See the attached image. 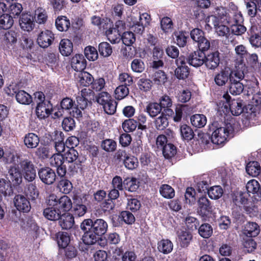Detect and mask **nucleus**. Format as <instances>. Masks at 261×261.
Returning a JSON list of instances; mask_svg holds the SVG:
<instances>
[{
	"label": "nucleus",
	"instance_id": "17",
	"mask_svg": "<svg viewBox=\"0 0 261 261\" xmlns=\"http://www.w3.org/2000/svg\"><path fill=\"white\" fill-rule=\"evenodd\" d=\"M9 182H12L14 186L19 185L22 182V175L19 169L15 166L11 167L7 174Z\"/></svg>",
	"mask_w": 261,
	"mask_h": 261
},
{
	"label": "nucleus",
	"instance_id": "4",
	"mask_svg": "<svg viewBox=\"0 0 261 261\" xmlns=\"http://www.w3.org/2000/svg\"><path fill=\"white\" fill-rule=\"evenodd\" d=\"M208 22L213 25L215 32L218 36L228 38L230 35V29L219 17L215 15H211L208 18Z\"/></svg>",
	"mask_w": 261,
	"mask_h": 261
},
{
	"label": "nucleus",
	"instance_id": "60",
	"mask_svg": "<svg viewBox=\"0 0 261 261\" xmlns=\"http://www.w3.org/2000/svg\"><path fill=\"white\" fill-rule=\"evenodd\" d=\"M58 187L61 191L65 194L69 193L72 188L71 182L67 179H62L60 181Z\"/></svg>",
	"mask_w": 261,
	"mask_h": 261
},
{
	"label": "nucleus",
	"instance_id": "23",
	"mask_svg": "<svg viewBox=\"0 0 261 261\" xmlns=\"http://www.w3.org/2000/svg\"><path fill=\"white\" fill-rule=\"evenodd\" d=\"M72 207V203L70 198L67 196L61 197L58 200L56 208L59 211L68 212Z\"/></svg>",
	"mask_w": 261,
	"mask_h": 261
},
{
	"label": "nucleus",
	"instance_id": "39",
	"mask_svg": "<svg viewBox=\"0 0 261 261\" xmlns=\"http://www.w3.org/2000/svg\"><path fill=\"white\" fill-rule=\"evenodd\" d=\"M151 78L155 84L161 85L164 84L167 80L165 73L162 70H155Z\"/></svg>",
	"mask_w": 261,
	"mask_h": 261
},
{
	"label": "nucleus",
	"instance_id": "28",
	"mask_svg": "<svg viewBox=\"0 0 261 261\" xmlns=\"http://www.w3.org/2000/svg\"><path fill=\"white\" fill-rule=\"evenodd\" d=\"M43 215L47 219L51 221L59 220L61 217V212L56 207L46 208L43 211Z\"/></svg>",
	"mask_w": 261,
	"mask_h": 261
},
{
	"label": "nucleus",
	"instance_id": "38",
	"mask_svg": "<svg viewBox=\"0 0 261 261\" xmlns=\"http://www.w3.org/2000/svg\"><path fill=\"white\" fill-rule=\"evenodd\" d=\"M65 160L68 163H72L76 161L79 162L80 163L82 162L81 161L80 158H79V153L74 148L68 149V150L64 154Z\"/></svg>",
	"mask_w": 261,
	"mask_h": 261
},
{
	"label": "nucleus",
	"instance_id": "8",
	"mask_svg": "<svg viewBox=\"0 0 261 261\" xmlns=\"http://www.w3.org/2000/svg\"><path fill=\"white\" fill-rule=\"evenodd\" d=\"M65 158L64 155L60 153L54 154L50 158V164L53 167L57 168V172L59 176L63 177L66 173V166L63 164Z\"/></svg>",
	"mask_w": 261,
	"mask_h": 261
},
{
	"label": "nucleus",
	"instance_id": "46",
	"mask_svg": "<svg viewBox=\"0 0 261 261\" xmlns=\"http://www.w3.org/2000/svg\"><path fill=\"white\" fill-rule=\"evenodd\" d=\"M223 191L220 186H214L208 189L207 193L209 197L213 199H217L221 197Z\"/></svg>",
	"mask_w": 261,
	"mask_h": 261
},
{
	"label": "nucleus",
	"instance_id": "51",
	"mask_svg": "<svg viewBox=\"0 0 261 261\" xmlns=\"http://www.w3.org/2000/svg\"><path fill=\"white\" fill-rule=\"evenodd\" d=\"M156 128L159 130H163L168 125V121L167 117L163 113L158 117L154 121Z\"/></svg>",
	"mask_w": 261,
	"mask_h": 261
},
{
	"label": "nucleus",
	"instance_id": "9",
	"mask_svg": "<svg viewBox=\"0 0 261 261\" xmlns=\"http://www.w3.org/2000/svg\"><path fill=\"white\" fill-rule=\"evenodd\" d=\"M38 173L39 178L45 184L51 185L56 180V175L55 171L49 167L40 169Z\"/></svg>",
	"mask_w": 261,
	"mask_h": 261
},
{
	"label": "nucleus",
	"instance_id": "27",
	"mask_svg": "<svg viewBox=\"0 0 261 261\" xmlns=\"http://www.w3.org/2000/svg\"><path fill=\"white\" fill-rule=\"evenodd\" d=\"M161 106L158 102H151L147 104L145 111L151 117H155L162 113Z\"/></svg>",
	"mask_w": 261,
	"mask_h": 261
},
{
	"label": "nucleus",
	"instance_id": "2",
	"mask_svg": "<svg viewBox=\"0 0 261 261\" xmlns=\"http://www.w3.org/2000/svg\"><path fill=\"white\" fill-rule=\"evenodd\" d=\"M150 16L147 13H144L138 17L130 15L126 19L127 25L132 31L138 34H142L150 22Z\"/></svg>",
	"mask_w": 261,
	"mask_h": 261
},
{
	"label": "nucleus",
	"instance_id": "3",
	"mask_svg": "<svg viewBox=\"0 0 261 261\" xmlns=\"http://www.w3.org/2000/svg\"><path fill=\"white\" fill-rule=\"evenodd\" d=\"M215 14L224 23L227 24L241 23L243 21L241 12L229 11L222 7L216 8Z\"/></svg>",
	"mask_w": 261,
	"mask_h": 261
},
{
	"label": "nucleus",
	"instance_id": "14",
	"mask_svg": "<svg viewBox=\"0 0 261 261\" xmlns=\"http://www.w3.org/2000/svg\"><path fill=\"white\" fill-rule=\"evenodd\" d=\"M53 110V106L49 101L46 100L44 102L37 105L36 113L37 117L40 119H45L48 117Z\"/></svg>",
	"mask_w": 261,
	"mask_h": 261
},
{
	"label": "nucleus",
	"instance_id": "11",
	"mask_svg": "<svg viewBox=\"0 0 261 261\" xmlns=\"http://www.w3.org/2000/svg\"><path fill=\"white\" fill-rule=\"evenodd\" d=\"M175 61L177 66V68L175 70V75L179 79L183 80L187 78L189 71L188 66L186 65L185 57L180 56Z\"/></svg>",
	"mask_w": 261,
	"mask_h": 261
},
{
	"label": "nucleus",
	"instance_id": "24",
	"mask_svg": "<svg viewBox=\"0 0 261 261\" xmlns=\"http://www.w3.org/2000/svg\"><path fill=\"white\" fill-rule=\"evenodd\" d=\"M23 141L28 148H35L38 145L40 140L37 135L31 133L25 136Z\"/></svg>",
	"mask_w": 261,
	"mask_h": 261
},
{
	"label": "nucleus",
	"instance_id": "40",
	"mask_svg": "<svg viewBox=\"0 0 261 261\" xmlns=\"http://www.w3.org/2000/svg\"><path fill=\"white\" fill-rule=\"evenodd\" d=\"M229 79V73L227 71H221L216 75L215 82L218 86L224 85Z\"/></svg>",
	"mask_w": 261,
	"mask_h": 261
},
{
	"label": "nucleus",
	"instance_id": "43",
	"mask_svg": "<svg viewBox=\"0 0 261 261\" xmlns=\"http://www.w3.org/2000/svg\"><path fill=\"white\" fill-rule=\"evenodd\" d=\"M180 134L185 140L189 141L194 137V132L192 128L186 124H183L180 126Z\"/></svg>",
	"mask_w": 261,
	"mask_h": 261
},
{
	"label": "nucleus",
	"instance_id": "5",
	"mask_svg": "<svg viewBox=\"0 0 261 261\" xmlns=\"http://www.w3.org/2000/svg\"><path fill=\"white\" fill-rule=\"evenodd\" d=\"M231 111L233 115L238 116L243 112V105L240 100H232L230 103H223L222 106H219L218 111L221 114L223 112L225 115L229 111Z\"/></svg>",
	"mask_w": 261,
	"mask_h": 261
},
{
	"label": "nucleus",
	"instance_id": "26",
	"mask_svg": "<svg viewBox=\"0 0 261 261\" xmlns=\"http://www.w3.org/2000/svg\"><path fill=\"white\" fill-rule=\"evenodd\" d=\"M192 235L188 229L181 230L178 232V240L180 246L182 247H187L192 240Z\"/></svg>",
	"mask_w": 261,
	"mask_h": 261
},
{
	"label": "nucleus",
	"instance_id": "19",
	"mask_svg": "<svg viewBox=\"0 0 261 261\" xmlns=\"http://www.w3.org/2000/svg\"><path fill=\"white\" fill-rule=\"evenodd\" d=\"M51 238L55 240L60 247L65 248L68 245L70 238L69 234L64 231H59L55 234L51 233Z\"/></svg>",
	"mask_w": 261,
	"mask_h": 261
},
{
	"label": "nucleus",
	"instance_id": "37",
	"mask_svg": "<svg viewBox=\"0 0 261 261\" xmlns=\"http://www.w3.org/2000/svg\"><path fill=\"white\" fill-rule=\"evenodd\" d=\"M229 92L233 95L240 94L244 90V85L241 82L229 81Z\"/></svg>",
	"mask_w": 261,
	"mask_h": 261
},
{
	"label": "nucleus",
	"instance_id": "15",
	"mask_svg": "<svg viewBox=\"0 0 261 261\" xmlns=\"http://www.w3.org/2000/svg\"><path fill=\"white\" fill-rule=\"evenodd\" d=\"M15 206L19 211L24 213L29 212L31 208L30 201L24 196L22 195H16L14 199Z\"/></svg>",
	"mask_w": 261,
	"mask_h": 261
},
{
	"label": "nucleus",
	"instance_id": "21",
	"mask_svg": "<svg viewBox=\"0 0 261 261\" xmlns=\"http://www.w3.org/2000/svg\"><path fill=\"white\" fill-rule=\"evenodd\" d=\"M72 68L76 71H82L86 67V61L82 55H75L71 59Z\"/></svg>",
	"mask_w": 261,
	"mask_h": 261
},
{
	"label": "nucleus",
	"instance_id": "45",
	"mask_svg": "<svg viewBox=\"0 0 261 261\" xmlns=\"http://www.w3.org/2000/svg\"><path fill=\"white\" fill-rule=\"evenodd\" d=\"M98 50L100 55L104 57H109L112 53L111 46L106 42H101L99 44Z\"/></svg>",
	"mask_w": 261,
	"mask_h": 261
},
{
	"label": "nucleus",
	"instance_id": "18",
	"mask_svg": "<svg viewBox=\"0 0 261 261\" xmlns=\"http://www.w3.org/2000/svg\"><path fill=\"white\" fill-rule=\"evenodd\" d=\"M246 70L245 65L240 63L236 69L229 73V81L240 82L244 77V73Z\"/></svg>",
	"mask_w": 261,
	"mask_h": 261
},
{
	"label": "nucleus",
	"instance_id": "25",
	"mask_svg": "<svg viewBox=\"0 0 261 261\" xmlns=\"http://www.w3.org/2000/svg\"><path fill=\"white\" fill-rule=\"evenodd\" d=\"M59 50L61 54L64 56L70 55L73 50L72 43L67 39L61 40L59 45Z\"/></svg>",
	"mask_w": 261,
	"mask_h": 261
},
{
	"label": "nucleus",
	"instance_id": "30",
	"mask_svg": "<svg viewBox=\"0 0 261 261\" xmlns=\"http://www.w3.org/2000/svg\"><path fill=\"white\" fill-rule=\"evenodd\" d=\"M55 24L57 29L61 32L66 31L70 26L69 20L64 16L58 17Z\"/></svg>",
	"mask_w": 261,
	"mask_h": 261
},
{
	"label": "nucleus",
	"instance_id": "6",
	"mask_svg": "<svg viewBox=\"0 0 261 261\" xmlns=\"http://www.w3.org/2000/svg\"><path fill=\"white\" fill-rule=\"evenodd\" d=\"M20 168L26 180L30 182L35 179L36 170L32 161L28 159L21 161L20 163Z\"/></svg>",
	"mask_w": 261,
	"mask_h": 261
},
{
	"label": "nucleus",
	"instance_id": "34",
	"mask_svg": "<svg viewBox=\"0 0 261 261\" xmlns=\"http://www.w3.org/2000/svg\"><path fill=\"white\" fill-rule=\"evenodd\" d=\"M123 154L125 155L124 152H120L118 153V158L120 156H123ZM125 159L124 160V164L126 168L128 169L133 170L136 168L138 166L137 159L134 156H124Z\"/></svg>",
	"mask_w": 261,
	"mask_h": 261
},
{
	"label": "nucleus",
	"instance_id": "32",
	"mask_svg": "<svg viewBox=\"0 0 261 261\" xmlns=\"http://www.w3.org/2000/svg\"><path fill=\"white\" fill-rule=\"evenodd\" d=\"M190 120L192 125L198 128L204 126L207 122L206 117L203 114H195L191 117Z\"/></svg>",
	"mask_w": 261,
	"mask_h": 261
},
{
	"label": "nucleus",
	"instance_id": "59",
	"mask_svg": "<svg viewBox=\"0 0 261 261\" xmlns=\"http://www.w3.org/2000/svg\"><path fill=\"white\" fill-rule=\"evenodd\" d=\"M230 31L232 34L239 36L245 33L246 31V28L240 23H233L231 25Z\"/></svg>",
	"mask_w": 261,
	"mask_h": 261
},
{
	"label": "nucleus",
	"instance_id": "55",
	"mask_svg": "<svg viewBox=\"0 0 261 261\" xmlns=\"http://www.w3.org/2000/svg\"><path fill=\"white\" fill-rule=\"evenodd\" d=\"M85 55L88 60L95 61L98 58V53L96 49L92 46H87L85 48Z\"/></svg>",
	"mask_w": 261,
	"mask_h": 261
},
{
	"label": "nucleus",
	"instance_id": "20",
	"mask_svg": "<svg viewBox=\"0 0 261 261\" xmlns=\"http://www.w3.org/2000/svg\"><path fill=\"white\" fill-rule=\"evenodd\" d=\"M98 229H89L86 231L82 237L83 242L87 245H92L96 243L100 236L97 232Z\"/></svg>",
	"mask_w": 261,
	"mask_h": 261
},
{
	"label": "nucleus",
	"instance_id": "63",
	"mask_svg": "<svg viewBox=\"0 0 261 261\" xmlns=\"http://www.w3.org/2000/svg\"><path fill=\"white\" fill-rule=\"evenodd\" d=\"M112 99L111 95L107 92H101L96 97L97 102L102 107Z\"/></svg>",
	"mask_w": 261,
	"mask_h": 261
},
{
	"label": "nucleus",
	"instance_id": "53",
	"mask_svg": "<svg viewBox=\"0 0 261 261\" xmlns=\"http://www.w3.org/2000/svg\"><path fill=\"white\" fill-rule=\"evenodd\" d=\"M36 22L39 24L44 23L47 20V15L46 11L42 8H38L35 11Z\"/></svg>",
	"mask_w": 261,
	"mask_h": 261
},
{
	"label": "nucleus",
	"instance_id": "16",
	"mask_svg": "<svg viewBox=\"0 0 261 261\" xmlns=\"http://www.w3.org/2000/svg\"><path fill=\"white\" fill-rule=\"evenodd\" d=\"M19 23L21 29L24 31L30 32L35 27L34 17L28 13H23L21 15Z\"/></svg>",
	"mask_w": 261,
	"mask_h": 261
},
{
	"label": "nucleus",
	"instance_id": "31",
	"mask_svg": "<svg viewBox=\"0 0 261 261\" xmlns=\"http://www.w3.org/2000/svg\"><path fill=\"white\" fill-rule=\"evenodd\" d=\"M247 173L252 176H257L260 173V167L259 163L256 161L249 162L246 167Z\"/></svg>",
	"mask_w": 261,
	"mask_h": 261
},
{
	"label": "nucleus",
	"instance_id": "49",
	"mask_svg": "<svg viewBox=\"0 0 261 261\" xmlns=\"http://www.w3.org/2000/svg\"><path fill=\"white\" fill-rule=\"evenodd\" d=\"M162 150L164 156L167 159L172 158L176 153V147L170 143L165 145Z\"/></svg>",
	"mask_w": 261,
	"mask_h": 261
},
{
	"label": "nucleus",
	"instance_id": "33",
	"mask_svg": "<svg viewBox=\"0 0 261 261\" xmlns=\"http://www.w3.org/2000/svg\"><path fill=\"white\" fill-rule=\"evenodd\" d=\"M172 243L168 239H163L158 243V250L164 254H168L173 250Z\"/></svg>",
	"mask_w": 261,
	"mask_h": 261
},
{
	"label": "nucleus",
	"instance_id": "56",
	"mask_svg": "<svg viewBox=\"0 0 261 261\" xmlns=\"http://www.w3.org/2000/svg\"><path fill=\"white\" fill-rule=\"evenodd\" d=\"M87 207L86 205L82 203H76L75 201H74L73 206V212L74 215L81 217L85 215Z\"/></svg>",
	"mask_w": 261,
	"mask_h": 261
},
{
	"label": "nucleus",
	"instance_id": "47",
	"mask_svg": "<svg viewBox=\"0 0 261 261\" xmlns=\"http://www.w3.org/2000/svg\"><path fill=\"white\" fill-rule=\"evenodd\" d=\"M246 188L248 193L256 194L259 193V184L255 179H251L247 182Z\"/></svg>",
	"mask_w": 261,
	"mask_h": 261
},
{
	"label": "nucleus",
	"instance_id": "12",
	"mask_svg": "<svg viewBox=\"0 0 261 261\" xmlns=\"http://www.w3.org/2000/svg\"><path fill=\"white\" fill-rule=\"evenodd\" d=\"M54 34L49 30L41 32L38 36L37 42L42 48L49 46L54 40Z\"/></svg>",
	"mask_w": 261,
	"mask_h": 261
},
{
	"label": "nucleus",
	"instance_id": "57",
	"mask_svg": "<svg viewBox=\"0 0 261 261\" xmlns=\"http://www.w3.org/2000/svg\"><path fill=\"white\" fill-rule=\"evenodd\" d=\"M123 43L126 46H130L135 41L136 38L132 32H125L122 36Z\"/></svg>",
	"mask_w": 261,
	"mask_h": 261
},
{
	"label": "nucleus",
	"instance_id": "64",
	"mask_svg": "<svg viewBox=\"0 0 261 261\" xmlns=\"http://www.w3.org/2000/svg\"><path fill=\"white\" fill-rule=\"evenodd\" d=\"M195 191L192 188H188L185 194L186 202L189 204H193L195 202Z\"/></svg>",
	"mask_w": 261,
	"mask_h": 261
},
{
	"label": "nucleus",
	"instance_id": "52",
	"mask_svg": "<svg viewBox=\"0 0 261 261\" xmlns=\"http://www.w3.org/2000/svg\"><path fill=\"white\" fill-rule=\"evenodd\" d=\"M233 202L236 205H245L248 204V199L247 197V194L245 193H239L235 195L233 198Z\"/></svg>",
	"mask_w": 261,
	"mask_h": 261
},
{
	"label": "nucleus",
	"instance_id": "1",
	"mask_svg": "<svg viewBox=\"0 0 261 261\" xmlns=\"http://www.w3.org/2000/svg\"><path fill=\"white\" fill-rule=\"evenodd\" d=\"M212 128L213 132L211 138V141L217 145L224 144L233 130L230 123L224 124V126H219L216 123H214L212 124Z\"/></svg>",
	"mask_w": 261,
	"mask_h": 261
},
{
	"label": "nucleus",
	"instance_id": "42",
	"mask_svg": "<svg viewBox=\"0 0 261 261\" xmlns=\"http://www.w3.org/2000/svg\"><path fill=\"white\" fill-rule=\"evenodd\" d=\"M129 93L128 88L126 86L120 85L118 86L115 91L114 95L116 99L118 100L125 98Z\"/></svg>",
	"mask_w": 261,
	"mask_h": 261
},
{
	"label": "nucleus",
	"instance_id": "50",
	"mask_svg": "<svg viewBox=\"0 0 261 261\" xmlns=\"http://www.w3.org/2000/svg\"><path fill=\"white\" fill-rule=\"evenodd\" d=\"M235 53L238 57L241 59L240 63H243L244 58L248 57V51L245 46L240 44L236 46L234 48Z\"/></svg>",
	"mask_w": 261,
	"mask_h": 261
},
{
	"label": "nucleus",
	"instance_id": "48",
	"mask_svg": "<svg viewBox=\"0 0 261 261\" xmlns=\"http://www.w3.org/2000/svg\"><path fill=\"white\" fill-rule=\"evenodd\" d=\"M0 193L5 196L10 195L12 193L10 183L3 178L0 179Z\"/></svg>",
	"mask_w": 261,
	"mask_h": 261
},
{
	"label": "nucleus",
	"instance_id": "61",
	"mask_svg": "<svg viewBox=\"0 0 261 261\" xmlns=\"http://www.w3.org/2000/svg\"><path fill=\"white\" fill-rule=\"evenodd\" d=\"M119 82L123 83L124 86H129L133 83V77L127 73H121L119 75L118 79Z\"/></svg>",
	"mask_w": 261,
	"mask_h": 261
},
{
	"label": "nucleus",
	"instance_id": "13",
	"mask_svg": "<svg viewBox=\"0 0 261 261\" xmlns=\"http://www.w3.org/2000/svg\"><path fill=\"white\" fill-rule=\"evenodd\" d=\"M205 55L201 50L195 51L188 56L187 61L189 64L194 67H198L204 63Z\"/></svg>",
	"mask_w": 261,
	"mask_h": 261
},
{
	"label": "nucleus",
	"instance_id": "7",
	"mask_svg": "<svg viewBox=\"0 0 261 261\" xmlns=\"http://www.w3.org/2000/svg\"><path fill=\"white\" fill-rule=\"evenodd\" d=\"M7 93L9 95L15 94V98L18 102L22 105H29L32 101L31 96L23 90L17 91L14 85H10L8 87Z\"/></svg>",
	"mask_w": 261,
	"mask_h": 261
},
{
	"label": "nucleus",
	"instance_id": "36",
	"mask_svg": "<svg viewBox=\"0 0 261 261\" xmlns=\"http://www.w3.org/2000/svg\"><path fill=\"white\" fill-rule=\"evenodd\" d=\"M14 20L12 16L8 14L0 15V28L3 29H9L13 24Z\"/></svg>",
	"mask_w": 261,
	"mask_h": 261
},
{
	"label": "nucleus",
	"instance_id": "58",
	"mask_svg": "<svg viewBox=\"0 0 261 261\" xmlns=\"http://www.w3.org/2000/svg\"><path fill=\"white\" fill-rule=\"evenodd\" d=\"M131 68L133 71L141 73L144 71L145 65L141 60L136 59L132 61Z\"/></svg>",
	"mask_w": 261,
	"mask_h": 261
},
{
	"label": "nucleus",
	"instance_id": "22",
	"mask_svg": "<svg viewBox=\"0 0 261 261\" xmlns=\"http://www.w3.org/2000/svg\"><path fill=\"white\" fill-rule=\"evenodd\" d=\"M220 63L219 53L215 51L208 54L204 61L206 66L211 69H214L218 67Z\"/></svg>",
	"mask_w": 261,
	"mask_h": 261
},
{
	"label": "nucleus",
	"instance_id": "10",
	"mask_svg": "<svg viewBox=\"0 0 261 261\" xmlns=\"http://www.w3.org/2000/svg\"><path fill=\"white\" fill-rule=\"evenodd\" d=\"M213 212V206L210 201L205 196L200 197L198 200V213L202 217L211 215Z\"/></svg>",
	"mask_w": 261,
	"mask_h": 261
},
{
	"label": "nucleus",
	"instance_id": "41",
	"mask_svg": "<svg viewBox=\"0 0 261 261\" xmlns=\"http://www.w3.org/2000/svg\"><path fill=\"white\" fill-rule=\"evenodd\" d=\"M124 188L130 192H134L138 188L139 186L137 179L133 177H127L123 181Z\"/></svg>",
	"mask_w": 261,
	"mask_h": 261
},
{
	"label": "nucleus",
	"instance_id": "35",
	"mask_svg": "<svg viewBox=\"0 0 261 261\" xmlns=\"http://www.w3.org/2000/svg\"><path fill=\"white\" fill-rule=\"evenodd\" d=\"M61 228H72L74 221L73 217L69 214L60 217L59 221Z\"/></svg>",
	"mask_w": 261,
	"mask_h": 261
},
{
	"label": "nucleus",
	"instance_id": "54",
	"mask_svg": "<svg viewBox=\"0 0 261 261\" xmlns=\"http://www.w3.org/2000/svg\"><path fill=\"white\" fill-rule=\"evenodd\" d=\"M138 126V122L132 119L126 120L122 123V126L125 132H130L135 130Z\"/></svg>",
	"mask_w": 261,
	"mask_h": 261
},
{
	"label": "nucleus",
	"instance_id": "29",
	"mask_svg": "<svg viewBox=\"0 0 261 261\" xmlns=\"http://www.w3.org/2000/svg\"><path fill=\"white\" fill-rule=\"evenodd\" d=\"M94 79L92 75L87 72H82L78 75V83L81 86H88L92 83Z\"/></svg>",
	"mask_w": 261,
	"mask_h": 261
},
{
	"label": "nucleus",
	"instance_id": "62",
	"mask_svg": "<svg viewBox=\"0 0 261 261\" xmlns=\"http://www.w3.org/2000/svg\"><path fill=\"white\" fill-rule=\"evenodd\" d=\"M116 108L117 102L113 99L103 106L105 112L109 115L114 114L116 111Z\"/></svg>",
	"mask_w": 261,
	"mask_h": 261
},
{
	"label": "nucleus",
	"instance_id": "44",
	"mask_svg": "<svg viewBox=\"0 0 261 261\" xmlns=\"http://www.w3.org/2000/svg\"><path fill=\"white\" fill-rule=\"evenodd\" d=\"M160 194L165 198L170 199L175 195L174 189L168 185H163L160 189Z\"/></svg>",
	"mask_w": 261,
	"mask_h": 261
}]
</instances>
